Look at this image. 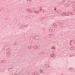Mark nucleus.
<instances>
[{
  "label": "nucleus",
  "instance_id": "obj_7",
  "mask_svg": "<svg viewBox=\"0 0 75 75\" xmlns=\"http://www.w3.org/2000/svg\"><path fill=\"white\" fill-rule=\"evenodd\" d=\"M64 13H62V15H63Z\"/></svg>",
  "mask_w": 75,
  "mask_h": 75
},
{
  "label": "nucleus",
  "instance_id": "obj_3",
  "mask_svg": "<svg viewBox=\"0 0 75 75\" xmlns=\"http://www.w3.org/2000/svg\"><path fill=\"white\" fill-rule=\"evenodd\" d=\"M64 15H66V13H64Z\"/></svg>",
  "mask_w": 75,
  "mask_h": 75
},
{
  "label": "nucleus",
  "instance_id": "obj_2",
  "mask_svg": "<svg viewBox=\"0 0 75 75\" xmlns=\"http://www.w3.org/2000/svg\"><path fill=\"white\" fill-rule=\"evenodd\" d=\"M27 1L28 3H29V2H30V1H31V0H27Z\"/></svg>",
  "mask_w": 75,
  "mask_h": 75
},
{
  "label": "nucleus",
  "instance_id": "obj_4",
  "mask_svg": "<svg viewBox=\"0 0 75 75\" xmlns=\"http://www.w3.org/2000/svg\"><path fill=\"white\" fill-rule=\"evenodd\" d=\"M28 48H29L30 49H31V47H28Z\"/></svg>",
  "mask_w": 75,
  "mask_h": 75
},
{
  "label": "nucleus",
  "instance_id": "obj_1",
  "mask_svg": "<svg viewBox=\"0 0 75 75\" xmlns=\"http://www.w3.org/2000/svg\"><path fill=\"white\" fill-rule=\"evenodd\" d=\"M51 56V57H55V54H52Z\"/></svg>",
  "mask_w": 75,
  "mask_h": 75
},
{
  "label": "nucleus",
  "instance_id": "obj_5",
  "mask_svg": "<svg viewBox=\"0 0 75 75\" xmlns=\"http://www.w3.org/2000/svg\"><path fill=\"white\" fill-rule=\"evenodd\" d=\"M40 72H41V73H42V71H40Z\"/></svg>",
  "mask_w": 75,
  "mask_h": 75
},
{
  "label": "nucleus",
  "instance_id": "obj_8",
  "mask_svg": "<svg viewBox=\"0 0 75 75\" xmlns=\"http://www.w3.org/2000/svg\"><path fill=\"white\" fill-rule=\"evenodd\" d=\"M41 69H40V71H41Z\"/></svg>",
  "mask_w": 75,
  "mask_h": 75
},
{
  "label": "nucleus",
  "instance_id": "obj_6",
  "mask_svg": "<svg viewBox=\"0 0 75 75\" xmlns=\"http://www.w3.org/2000/svg\"><path fill=\"white\" fill-rule=\"evenodd\" d=\"M54 9H55V11H56V8H55Z\"/></svg>",
  "mask_w": 75,
  "mask_h": 75
}]
</instances>
